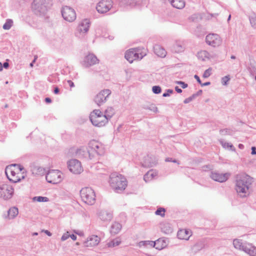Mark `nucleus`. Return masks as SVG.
<instances>
[{"label":"nucleus","instance_id":"1","mask_svg":"<svg viewBox=\"0 0 256 256\" xmlns=\"http://www.w3.org/2000/svg\"><path fill=\"white\" fill-rule=\"evenodd\" d=\"M252 182L253 178L248 174H244L237 176L235 189L240 197L249 195V189Z\"/></svg>","mask_w":256,"mask_h":256},{"label":"nucleus","instance_id":"2","mask_svg":"<svg viewBox=\"0 0 256 256\" xmlns=\"http://www.w3.org/2000/svg\"><path fill=\"white\" fill-rule=\"evenodd\" d=\"M24 170L22 166L18 164L9 165L6 168L5 173L8 180L14 183L20 181L24 178V176H20V172Z\"/></svg>","mask_w":256,"mask_h":256},{"label":"nucleus","instance_id":"3","mask_svg":"<svg viewBox=\"0 0 256 256\" xmlns=\"http://www.w3.org/2000/svg\"><path fill=\"white\" fill-rule=\"evenodd\" d=\"M109 182L111 187L117 192L123 191L127 186V181L126 178L117 172L111 174L110 176Z\"/></svg>","mask_w":256,"mask_h":256},{"label":"nucleus","instance_id":"4","mask_svg":"<svg viewBox=\"0 0 256 256\" xmlns=\"http://www.w3.org/2000/svg\"><path fill=\"white\" fill-rule=\"evenodd\" d=\"M52 0H34L32 9L34 12L38 16L44 15L50 6Z\"/></svg>","mask_w":256,"mask_h":256},{"label":"nucleus","instance_id":"5","mask_svg":"<svg viewBox=\"0 0 256 256\" xmlns=\"http://www.w3.org/2000/svg\"><path fill=\"white\" fill-rule=\"evenodd\" d=\"M80 196L82 200L88 205H92L96 202V194L90 188H82L80 191Z\"/></svg>","mask_w":256,"mask_h":256},{"label":"nucleus","instance_id":"6","mask_svg":"<svg viewBox=\"0 0 256 256\" xmlns=\"http://www.w3.org/2000/svg\"><path fill=\"white\" fill-rule=\"evenodd\" d=\"M88 148L92 158L94 156L95 154L102 155L104 153V148L103 145L96 140L90 141L88 143Z\"/></svg>","mask_w":256,"mask_h":256},{"label":"nucleus","instance_id":"7","mask_svg":"<svg viewBox=\"0 0 256 256\" xmlns=\"http://www.w3.org/2000/svg\"><path fill=\"white\" fill-rule=\"evenodd\" d=\"M14 194V190L9 184L2 183L0 184V198L4 200L10 199Z\"/></svg>","mask_w":256,"mask_h":256},{"label":"nucleus","instance_id":"8","mask_svg":"<svg viewBox=\"0 0 256 256\" xmlns=\"http://www.w3.org/2000/svg\"><path fill=\"white\" fill-rule=\"evenodd\" d=\"M46 178L49 183L57 184L62 180V173L58 170H50L46 173Z\"/></svg>","mask_w":256,"mask_h":256},{"label":"nucleus","instance_id":"9","mask_svg":"<svg viewBox=\"0 0 256 256\" xmlns=\"http://www.w3.org/2000/svg\"><path fill=\"white\" fill-rule=\"evenodd\" d=\"M110 94L111 90L109 89L102 90L95 96L94 102L98 106H100L106 102Z\"/></svg>","mask_w":256,"mask_h":256},{"label":"nucleus","instance_id":"10","mask_svg":"<svg viewBox=\"0 0 256 256\" xmlns=\"http://www.w3.org/2000/svg\"><path fill=\"white\" fill-rule=\"evenodd\" d=\"M61 12L63 18L68 22H72L76 18L75 10L70 6H64Z\"/></svg>","mask_w":256,"mask_h":256},{"label":"nucleus","instance_id":"11","mask_svg":"<svg viewBox=\"0 0 256 256\" xmlns=\"http://www.w3.org/2000/svg\"><path fill=\"white\" fill-rule=\"evenodd\" d=\"M112 0H101L97 4L96 9L98 13L104 14L108 12L112 7Z\"/></svg>","mask_w":256,"mask_h":256},{"label":"nucleus","instance_id":"12","mask_svg":"<svg viewBox=\"0 0 256 256\" xmlns=\"http://www.w3.org/2000/svg\"><path fill=\"white\" fill-rule=\"evenodd\" d=\"M206 43L212 47L220 46L222 42V40L219 35L216 34H209L206 38Z\"/></svg>","mask_w":256,"mask_h":256},{"label":"nucleus","instance_id":"13","mask_svg":"<svg viewBox=\"0 0 256 256\" xmlns=\"http://www.w3.org/2000/svg\"><path fill=\"white\" fill-rule=\"evenodd\" d=\"M69 170L74 174H79L83 171L80 162L76 160H71L68 162Z\"/></svg>","mask_w":256,"mask_h":256},{"label":"nucleus","instance_id":"14","mask_svg":"<svg viewBox=\"0 0 256 256\" xmlns=\"http://www.w3.org/2000/svg\"><path fill=\"white\" fill-rule=\"evenodd\" d=\"M146 243H148L152 247L155 248L158 250H162L166 246L165 240L160 238L154 242L150 240L141 241L138 243V246L141 247L142 246H144Z\"/></svg>","mask_w":256,"mask_h":256},{"label":"nucleus","instance_id":"15","mask_svg":"<svg viewBox=\"0 0 256 256\" xmlns=\"http://www.w3.org/2000/svg\"><path fill=\"white\" fill-rule=\"evenodd\" d=\"M97 57L92 54L86 56L82 62V65L85 68H89L98 62Z\"/></svg>","mask_w":256,"mask_h":256},{"label":"nucleus","instance_id":"16","mask_svg":"<svg viewBox=\"0 0 256 256\" xmlns=\"http://www.w3.org/2000/svg\"><path fill=\"white\" fill-rule=\"evenodd\" d=\"M76 156L78 158H85L88 159H92V156L90 154V150L88 148H86L84 146L81 147L78 149L76 151Z\"/></svg>","mask_w":256,"mask_h":256},{"label":"nucleus","instance_id":"17","mask_svg":"<svg viewBox=\"0 0 256 256\" xmlns=\"http://www.w3.org/2000/svg\"><path fill=\"white\" fill-rule=\"evenodd\" d=\"M30 170L34 175H43L46 172V170L36 164L30 165Z\"/></svg>","mask_w":256,"mask_h":256},{"label":"nucleus","instance_id":"18","mask_svg":"<svg viewBox=\"0 0 256 256\" xmlns=\"http://www.w3.org/2000/svg\"><path fill=\"white\" fill-rule=\"evenodd\" d=\"M90 122L94 126L101 127L106 124L108 122V118L104 115V116H99L96 119L94 118Z\"/></svg>","mask_w":256,"mask_h":256},{"label":"nucleus","instance_id":"19","mask_svg":"<svg viewBox=\"0 0 256 256\" xmlns=\"http://www.w3.org/2000/svg\"><path fill=\"white\" fill-rule=\"evenodd\" d=\"M210 178L214 180L220 182H226L228 178L227 174H222L215 172L211 173Z\"/></svg>","mask_w":256,"mask_h":256},{"label":"nucleus","instance_id":"20","mask_svg":"<svg viewBox=\"0 0 256 256\" xmlns=\"http://www.w3.org/2000/svg\"><path fill=\"white\" fill-rule=\"evenodd\" d=\"M100 218L104 222L110 221L112 218V214L106 210H102L98 213Z\"/></svg>","mask_w":256,"mask_h":256},{"label":"nucleus","instance_id":"21","mask_svg":"<svg viewBox=\"0 0 256 256\" xmlns=\"http://www.w3.org/2000/svg\"><path fill=\"white\" fill-rule=\"evenodd\" d=\"M100 238L96 236H92L90 237L87 241L84 243L86 246H94L98 244Z\"/></svg>","mask_w":256,"mask_h":256},{"label":"nucleus","instance_id":"22","mask_svg":"<svg viewBox=\"0 0 256 256\" xmlns=\"http://www.w3.org/2000/svg\"><path fill=\"white\" fill-rule=\"evenodd\" d=\"M154 51L158 56L164 58L166 56V50L160 45L156 44L154 46Z\"/></svg>","mask_w":256,"mask_h":256},{"label":"nucleus","instance_id":"23","mask_svg":"<svg viewBox=\"0 0 256 256\" xmlns=\"http://www.w3.org/2000/svg\"><path fill=\"white\" fill-rule=\"evenodd\" d=\"M90 24V22L88 20H83L78 27V30L84 33L88 32Z\"/></svg>","mask_w":256,"mask_h":256},{"label":"nucleus","instance_id":"24","mask_svg":"<svg viewBox=\"0 0 256 256\" xmlns=\"http://www.w3.org/2000/svg\"><path fill=\"white\" fill-rule=\"evenodd\" d=\"M172 6L178 9H182L185 6L184 0H168Z\"/></svg>","mask_w":256,"mask_h":256},{"label":"nucleus","instance_id":"25","mask_svg":"<svg viewBox=\"0 0 256 256\" xmlns=\"http://www.w3.org/2000/svg\"><path fill=\"white\" fill-rule=\"evenodd\" d=\"M121 228V224L118 222H114L111 226L110 232L112 234H116L120 232Z\"/></svg>","mask_w":256,"mask_h":256},{"label":"nucleus","instance_id":"26","mask_svg":"<svg viewBox=\"0 0 256 256\" xmlns=\"http://www.w3.org/2000/svg\"><path fill=\"white\" fill-rule=\"evenodd\" d=\"M157 174L152 170H149L144 176V180L146 182H148L154 178Z\"/></svg>","mask_w":256,"mask_h":256},{"label":"nucleus","instance_id":"27","mask_svg":"<svg viewBox=\"0 0 256 256\" xmlns=\"http://www.w3.org/2000/svg\"><path fill=\"white\" fill-rule=\"evenodd\" d=\"M18 214V208L16 207H12L8 211V216L10 219L16 218Z\"/></svg>","mask_w":256,"mask_h":256},{"label":"nucleus","instance_id":"28","mask_svg":"<svg viewBox=\"0 0 256 256\" xmlns=\"http://www.w3.org/2000/svg\"><path fill=\"white\" fill-rule=\"evenodd\" d=\"M244 251L250 256H256V247L248 244L244 248Z\"/></svg>","mask_w":256,"mask_h":256},{"label":"nucleus","instance_id":"29","mask_svg":"<svg viewBox=\"0 0 256 256\" xmlns=\"http://www.w3.org/2000/svg\"><path fill=\"white\" fill-rule=\"evenodd\" d=\"M233 244L236 248L242 250L244 251V248H246L247 246L242 244V240L238 239H235L234 240Z\"/></svg>","mask_w":256,"mask_h":256},{"label":"nucleus","instance_id":"30","mask_svg":"<svg viewBox=\"0 0 256 256\" xmlns=\"http://www.w3.org/2000/svg\"><path fill=\"white\" fill-rule=\"evenodd\" d=\"M219 142L224 148L234 152L236 150V148L232 144L224 142V140L222 139L220 140Z\"/></svg>","mask_w":256,"mask_h":256},{"label":"nucleus","instance_id":"31","mask_svg":"<svg viewBox=\"0 0 256 256\" xmlns=\"http://www.w3.org/2000/svg\"><path fill=\"white\" fill-rule=\"evenodd\" d=\"M198 57L202 60H205L206 58H210V54L206 50H202L198 53Z\"/></svg>","mask_w":256,"mask_h":256},{"label":"nucleus","instance_id":"32","mask_svg":"<svg viewBox=\"0 0 256 256\" xmlns=\"http://www.w3.org/2000/svg\"><path fill=\"white\" fill-rule=\"evenodd\" d=\"M161 230L162 232L166 234H170L172 231V228L168 223L161 224Z\"/></svg>","mask_w":256,"mask_h":256},{"label":"nucleus","instance_id":"33","mask_svg":"<svg viewBox=\"0 0 256 256\" xmlns=\"http://www.w3.org/2000/svg\"><path fill=\"white\" fill-rule=\"evenodd\" d=\"M150 159V158L148 156L145 157L144 162L142 164V166L144 167H152L155 165L154 162L151 161Z\"/></svg>","mask_w":256,"mask_h":256},{"label":"nucleus","instance_id":"34","mask_svg":"<svg viewBox=\"0 0 256 256\" xmlns=\"http://www.w3.org/2000/svg\"><path fill=\"white\" fill-rule=\"evenodd\" d=\"M142 108L144 110H149L156 113L158 112V108L156 106L155 104H144L142 106Z\"/></svg>","mask_w":256,"mask_h":256},{"label":"nucleus","instance_id":"35","mask_svg":"<svg viewBox=\"0 0 256 256\" xmlns=\"http://www.w3.org/2000/svg\"><path fill=\"white\" fill-rule=\"evenodd\" d=\"M102 112L99 110H94L90 114V120H92L93 118L95 119L99 117V116H104Z\"/></svg>","mask_w":256,"mask_h":256},{"label":"nucleus","instance_id":"36","mask_svg":"<svg viewBox=\"0 0 256 256\" xmlns=\"http://www.w3.org/2000/svg\"><path fill=\"white\" fill-rule=\"evenodd\" d=\"M114 114V109L112 107H108L104 111V116L108 118V120Z\"/></svg>","mask_w":256,"mask_h":256},{"label":"nucleus","instance_id":"37","mask_svg":"<svg viewBox=\"0 0 256 256\" xmlns=\"http://www.w3.org/2000/svg\"><path fill=\"white\" fill-rule=\"evenodd\" d=\"M136 3V0H120V4L122 6H133Z\"/></svg>","mask_w":256,"mask_h":256},{"label":"nucleus","instance_id":"38","mask_svg":"<svg viewBox=\"0 0 256 256\" xmlns=\"http://www.w3.org/2000/svg\"><path fill=\"white\" fill-rule=\"evenodd\" d=\"M124 57L130 63L134 61L133 50H130L127 51L125 54Z\"/></svg>","mask_w":256,"mask_h":256},{"label":"nucleus","instance_id":"39","mask_svg":"<svg viewBox=\"0 0 256 256\" xmlns=\"http://www.w3.org/2000/svg\"><path fill=\"white\" fill-rule=\"evenodd\" d=\"M13 21L11 19H8L6 20V22L3 25L2 28L6 30H10L12 26Z\"/></svg>","mask_w":256,"mask_h":256},{"label":"nucleus","instance_id":"40","mask_svg":"<svg viewBox=\"0 0 256 256\" xmlns=\"http://www.w3.org/2000/svg\"><path fill=\"white\" fill-rule=\"evenodd\" d=\"M121 242L118 238H116L110 242L108 244V247H114L118 246L120 244Z\"/></svg>","mask_w":256,"mask_h":256},{"label":"nucleus","instance_id":"41","mask_svg":"<svg viewBox=\"0 0 256 256\" xmlns=\"http://www.w3.org/2000/svg\"><path fill=\"white\" fill-rule=\"evenodd\" d=\"M249 20L252 26L254 28H256V14H252L250 16Z\"/></svg>","mask_w":256,"mask_h":256},{"label":"nucleus","instance_id":"42","mask_svg":"<svg viewBox=\"0 0 256 256\" xmlns=\"http://www.w3.org/2000/svg\"><path fill=\"white\" fill-rule=\"evenodd\" d=\"M33 200L38 202H47L49 200V199L46 196H34L33 198Z\"/></svg>","mask_w":256,"mask_h":256},{"label":"nucleus","instance_id":"43","mask_svg":"<svg viewBox=\"0 0 256 256\" xmlns=\"http://www.w3.org/2000/svg\"><path fill=\"white\" fill-rule=\"evenodd\" d=\"M174 48L176 52H180L184 50V47L179 43L176 44L174 46Z\"/></svg>","mask_w":256,"mask_h":256},{"label":"nucleus","instance_id":"44","mask_svg":"<svg viewBox=\"0 0 256 256\" xmlns=\"http://www.w3.org/2000/svg\"><path fill=\"white\" fill-rule=\"evenodd\" d=\"M166 212V210L163 208H160L157 209V210L155 212V214L156 215H159L162 216H164L165 214L164 212Z\"/></svg>","mask_w":256,"mask_h":256},{"label":"nucleus","instance_id":"45","mask_svg":"<svg viewBox=\"0 0 256 256\" xmlns=\"http://www.w3.org/2000/svg\"><path fill=\"white\" fill-rule=\"evenodd\" d=\"M230 80V76L229 75L224 76L222 78V84L224 86H226L228 84V81Z\"/></svg>","mask_w":256,"mask_h":256},{"label":"nucleus","instance_id":"46","mask_svg":"<svg viewBox=\"0 0 256 256\" xmlns=\"http://www.w3.org/2000/svg\"><path fill=\"white\" fill-rule=\"evenodd\" d=\"M152 92L156 94H158L161 92L162 89L158 86H154L152 88Z\"/></svg>","mask_w":256,"mask_h":256},{"label":"nucleus","instance_id":"47","mask_svg":"<svg viewBox=\"0 0 256 256\" xmlns=\"http://www.w3.org/2000/svg\"><path fill=\"white\" fill-rule=\"evenodd\" d=\"M212 70V68H210L206 70L204 72L202 76L204 78H207L209 77L211 74Z\"/></svg>","mask_w":256,"mask_h":256},{"label":"nucleus","instance_id":"48","mask_svg":"<svg viewBox=\"0 0 256 256\" xmlns=\"http://www.w3.org/2000/svg\"><path fill=\"white\" fill-rule=\"evenodd\" d=\"M184 233H185L186 234L188 235V232L186 230H180L178 232V238H180V239H186V238L181 236V235H182Z\"/></svg>","mask_w":256,"mask_h":256},{"label":"nucleus","instance_id":"49","mask_svg":"<svg viewBox=\"0 0 256 256\" xmlns=\"http://www.w3.org/2000/svg\"><path fill=\"white\" fill-rule=\"evenodd\" d=\"M133 54H134V60L138 59H142L144 56L140 54V56L138 52H136V51L133 50Z\"/></svg>","mask_w":256,"mask_h":256},{"label":"nucleus","instance_id":"50","mask_svg":"<svg viewBox=\"0 0 256 256\" xmlns=\"http://www.w3.org/2000/svg\"><path fill=\"white\" fill-rule=\"evenodd\" d=\"M174 92V90L171 89H168L166 90V92H164L162 94L164 97H167L170 96V94H172Z\"/></svg>","mask_w":256,"mask_h":256},{"label":"nucleus","instance_id":"51","mask_svg":"<svg viewBox=\"0 0 256 256\" xmlns=\"http://www.w3.org/2000/svg\"><path fill=\"white\" fill-rule=\"evenodd\" d=\"M220 132L222 135L229 134L230 130L228 128L222 129L220 130Z\"/></svg>","mask_w":256,"mask_h":256},{"label":"nucleus","instance_id":"52","mask_svg":"<svg viewBox=\"0 0 256 256\" xmlns=\"http://www.w3.org/2000/svg\"><path fill=\"white\" fill-rule=\"evenodd\" d=\"M194 99V96H192V94L190 96L188 97V98H186L184 100V104H188V103L190 102H192Z\"/></svg>","mask_w":256,"mask_h":256},{"label":"nucleus","instance_id":"53","mask_svg":"<svg viewBox=\"0 0 256 256\" xmlns=\"http://www.w3.org/2000/svg\"><path fill=\"white\" fill-rule=\"evenodd\" d=\"M176 83L180 85L182 88H186L188 87V85L182 81H177Z\"/></svg>","mask_w":256,"mask_h":256},{"label":"nucleus","instance_id":"54","mask_svg":"<svg viewBox=\"0 0 256 256\" xmlns=\"http://www.w3.org/2000/svg\"><path fill=\"white\" fill-rule=\"evenodd\" d=\"M70 237V234H68V232H66L64 233L61 238V240L62 241H64L66 240L68 238Z\"/></svg>","mask_w":256,"mask_h":256},{"label":"nucleus","instance_id":"55","mask_svg":"<svg viewBox=\"0 0 256 256\" xmlns=\"http://www.w3.org/2000/svg\"><path fill=\"white\" fill-rule=\"evenodd\" d=\"M166 162H173L177 163L178 164H180V162L178 160H173L171 158H166Z\"/></svg>","mask_w":256,"mask_h":256},{"label":"nucleus","instance_id":"56","mask_svg":"<svg viewBox=\"0 0 256 256\" xmlns=\"http://www.w3.org/2000/svg\"><path fill=\"white\" fill-rule=\"evenodd\" d=\"M8 60H6V61L2 64V68H8L9 67V63L8 62Z\"/></svg>","mask_w":256,"mask_h":256},{"label":"nucleus","instance_id":"57","mask_svg":"<svg viewBox=\"0 0 256 256\" xmlns=\"http://www.w3.org/2000/svg\"><path fill=\"white\" fill-rule=\"evenodd\" d=\"M198 16L199 14H193L190 16V19L192 20V21H195L198 18Z\"/></svg>","mask_w":256,"mask_h":256},{"label":"nucleus","instance_id":"58","mask_svg":"<svg viewBox=\"0 0 256 256\" xmlns=\"http://www.w3.org/2000/svg\"><path fill=\"white\" fill-rule=\"evenodd\" d=\"M202 90H200L196 93L193 94L192 96H194V98H196V96L201 95L202 94Z\"/></svg>","mask_w":256,"mask_h":256},{"label":"nucleus","instance_id":"59","mask_svg":"<svg viewBox=\"0 0 256 256\" xmlns=\"http://www.w3.org/2000/svg\"><path fill=\"white\" fill-rule=\"evenodd\" d=\"M194 78H195V79H196V80L197 82H198L200 84H202V82H201V80H200V77H199L198 75L195 74V75L194 76Z\"/></svg>","mask_w":256,"mask_h":256},{"label":"nucleus","instance_id":"60","mask_svg":"<svg viewBox=\"0 0 256 256\" xmlns=\"http://www.w3.org/2000/svg\"><path fill=\"white\" fill-rule=\"evenodd\" d=\"M175 90L178 93H181L182 92V90L178 86H176L175 87Z\"/></svg>","mask_w":256,"mask_h":256},{"label":"nucleus","instance_id":"61","mask_svg":"<svg viewBox=\"0 0 256 256\" xmlns=\"http://www.w3.org/2000/svg\"><path fill=\"white\" fill-rule=\"evenodd\" d=\"M60 92V89L58 88V87H55L54 88V92L55 94H58Z\"/></svg>","mask_w":256,"mask_h":256},{"label":"nucleus","instance_id":"62","mask_svg":"<svg viewBox=\"0 0 256 256\" xmlns=\"http://www.w3.org/2000/svg\"><path fill=\"white\" fill-rule=\"evenodd\" d=\"M68 82L70 88L74 87V83L72 80H68Z\"/></svg>","mask_w":256,"mask_h":256},{"label":"nucleus","instance_id":"63","mask_svg":"<svg viewBox=\"0 0 256 256\" xmlns=\"http://www.w3.org/2000/svg\"><path fill=\"white\" fill-rule=\"evenodd\" d=\"M252 154H256V148L254 146H252Z\"/></svg>","mask_w":256,"mask_h":256},{"label":"nucleus","instance_id":"64","mask_svg":"<svg viewBox=\"0 0 256 256\" xmlns=\"http://www.w3.org/2000/svg\"><path fill=\"white\" fill-rule=\"evenodd\" d=\"M70 237L74 240H76L77 238L76 236L74 234H70Z\"/></svg>","mask_w":256,"mask_h":256}]
</instances>
